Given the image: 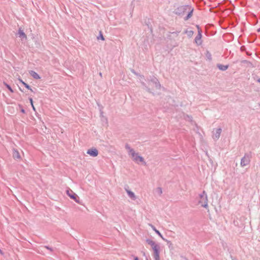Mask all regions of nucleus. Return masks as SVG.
I'll return each instance as SVG.
<instances>
[{
  "label": "nucleus",
  "mask_w": 260,
  "mask_h": 260,
  "mask_svg": "<svg viewBox=\"0 0 260 260\" xmlns=\"http://www.w3.org/2000/svg\"><path fill=\"white\" fill-rule=\"evenodd\" d=\"M193 9L189 5L181 6L178 7L175 10V13L180 16H183L187 14V15L184 18V20H188L192 15Z\"/></svg>",
  "instance_id": "obj_1"
},
{
  "label": "nucleus",
  "mask_w": 260,
  "mask_h": 260,
  "mask_svg": "<svg viewBox=\"0 0 260 260\" xmlns=\"http://www.w3.org/2000/svg\"><path fill=\"white\" fill-rule=\"evenodd\" d=\"M125 149L128 151L129 154L131 155L134 161L138 162H144V159L143 157L139 155L138 153H136L134 150L130 146L126 144L125 146Z\"/></svg>",
  "instance_id": "obj_2"
},
{
  "label": "nucleus",
  "mask_w": 260,
  "mask_h": 260,
  "mask_svg": "<svg viewBox=\"0 0 260 260\" xmlns=\"http://www.w3.org/2000/svg\"><path fill=\"white\" fill-rule=\"evenodd\" d=\"M199 196L200 198L199 204H201L202 207L207 209L208 207V200L206 192L204 190L202 193L199 194Z\"/></svg>",
  "instance_id": "obj_3"
},
{
  "label": "nucleus",
  "mask_w": 260,
  "mask_h": 260,
  "mask_svg": "<svg viewBox=\"0 0 260 260\" xmlns=\"http://www.w3.org/2000/svg\"><path fill=\"white\" fill-rule=\"evenodd\" d=\"M252 154L251 152L245 153L244 156L241 159V166L244 167L248 165L250 162Z\"/></svg>",
  "instance_id": "obj_4"
},
{
  "label": "nucleus",
  "mask_w": 260,
  "mask_h": 260,
  "mask_svg": "<svg viewBox=\"0 0 260 260\" xmlns=\"http://www.w3.org/2000/svg\"><path fill=\"white\" fill-rule=\"evenodd\" d=\"M152 85L155 89H159L160 88V84L158 79L155 77L153 78L149 81V85L151 86Z\"/></svg>",
  "instance_id": "obj_5"
},
{
  "label": "nucleus",
  "mask_w": 260,
  "mask_h": 260,
  "mask_svg": "<svg viewBox=\"0 0 260 260\" xmlns=\"http://www.w3.org/2000/svg\"><path fill=\"white\" fill-rule=\"evenodd\" d=\"M222 129L221 128H218L215 129H214L213 131V136L212 137L213 139L217 140H218L220 136Z\"/></svg>",
  "instance_id": "obj_6"
},
{
  "label": "nucleus",
  "mask_w": 260,
  "mask_h": 260,
  "mask_svg": "<svg viewBox=\"0 0 260 260\" xmlns=\"http://www.w3.org/2000/svg\"><path fill=\"white\" fill-rule=\"evenodd\" d=\"M202 31L199 29L198 34L194 39V42L198 46L201 45L202 44Z\"/></svg>",
  "instance_id": "obj_7"
},
{
  "label": "nucleus",
  "mask_w": 260,
  "mask_h": 260,
  "mask_svg": "<svg viewBox=\"0 0 260 260\" xmlns=\"http://www.w3.org/2000/svg\"><path fill=\"white\" fill-rule=\"evenodd\" d=\"M67 194L72 199H73L75 202H78L77 200L78 198V196L74 193L71 189H68L67 190Z\"/></svg>",
  "instance_id": "obj_8"
},
{
  "label": "nucleus",
  "mask_w": 260,
  "mask_h": 260,
  "mask_svg": "<svg viewBox=\"0 0 260 260\" xmlns=\"http://www.w3.org/2000/svg\"><path fill=\"white\" fill-rule=\"evenodd\" d=\"M87 153L92 157H96L98 155L99 151L96 148H92L87 150Z\"/></svg>",
  "instance_id": "obj_9"
},
{
  "label": "nucleus",
  "mask_w": 260,
  "mask_h": 260,
  "mask_svg": "<svg viewBox=\"0 0 260 260\" xmlns=\"http://www.w3.org/2000/svg\"><path fill=\"white\" fill-rule=\"evenodd\" d=\"M146 241H147V243L151 246L152 249L153 250L155 249V248L156 249L157 248L160 247L159 244H156L154 241H153L150 239H147L146 240Z\"/></svg>",
  "instance_id": "obj_10"
},
{
  "label": "nucleus",
  "mask_w": 260,
  "mask_h": 260,
  "mask_svg": "<svg viewBox=\"0 0 260 260\" xmlns=\"http://www.w3.org/2000/svg\"><path fill=\"white\" fill-rule=\"evenodd\" d=\"M146 241H147V243L151 246L152 249L153 250L155 249V248L156 249L157 248L160 247L159 244H156L154 241H153L150 239H147L146 240Z\"/></svg>",
  "instance_id": "obj_11"
},
{
  "label": "nucleus",
  "mask_w": 260,
  "mask_h": 260,
  "mask_svg": "<svg viewBox=\"0 0 260 260\" xmlns=\"http://www.w3.org/2000/svg\"><path fill=\"white\" fill-rule=\"evenodd\" d=\"M146 241H147V243L151 246L152 249L153 250L155 249V248L156 249L157 248L160 247L159 244H156L154 241H153L150 239H147L146 240Z\"/></svg>",
  "instance_id": "obj_12"
},
{
  "label": "nucleus",
  "mask_w": 260,
  "mask_h": 260,
  "mask_svg": "<svg viewBox=\"0 0 260 260\" xmlns=\"http://www.w3.org/2000/svg\"><path fill=\"white\" fill-rule=\"evenodd\" d=\"M159 250L160 247L157 248L156 249L155 248V249L153 250V256L155 260H159Z\"/></svg>",
  "instance_id": "obj_13"
},
{
  "label": "nucleus",
  "mask_w": 260,
  "mask_h": 260,
  "mask_svg": "<svg viewBox=\"0 0 260 260\" xmlns=\"http://www.w3.org/2000/svg\"><path fill=\"white\" fill-rule=\"evenodd\" d=\"M13 156L15 159H20L21 158L18 151L14 149L13 150Z\"/></svg>",
  "instance_id": "obj_14"
},
{
  "label": "nucleus",
  "mask_w": 260,
  "mask_h": 260,
  "mask_svg": "<svg viewBox=\"0 0 260 260\" xmlns=\"http://www.w3.org/2000/svg\"><path fill=\"white\" fill-rule=\"evenodd\" d=\"M126 191L129 197L131 199H132L133 200H135L136 199V196H135V193L133 191L129 190L128 189H126Z\"/></svg>",
  "instance_id": "obj_15"
},
{
  "label": "nucleus",
  "mask_w": 260,
  "mask_h": 260,
  "mask_svg": "<svg viewBox=\"0 0 260 260\" xmlns=\"http://www.w3.org/2000/svg\"><path fill=\"white\" fill-rule=\"evenodd\" d=\"M29 74L35 79H40V76L39 75V74L34 71H29Z\"/></svg>",
  "instance_id": "obj_16"
},
{
  "label": "nucleus",
  "mask_w": 260,
  "mask_h": 260,
  "mask_svg": "<svg viewBox=\"0 0 260 260\" xmlns=\"http://www.w3.org/2000/svg\"><path fill=\"white\" fill-rule=\"evenodd\" d=\"M217 68L221 71H225L229 68V65H223L221 64H217Z\"/></svg>",
  "instance_id": "obj_17"
},
{
  "label": "nucleus",
  "mask_w": 260,
  "mask_h": 260,
  "mask_svg": "<svg viewBox=\"0 0 260 260\" xmlns=\"http://www.w3.org/2000/svg\"><path fill=\"white\" fill-rule=\"evenodd\" d=\"M17 34L19 36V37L20 38L21 37H22L23 38H26V35L25 34V33L23 32V31L22 30H21L20 28L19 29Z\"/></svg>",
  "instance_id": "obj_18"
},
{
  "label": "nucleus",
  "mask_w": 260,
  "mask_h": 260,
  "mask_svg": "<svg viewBox=\"0 0 260 260\" xmlns=\"http://www.w3.org/2000/svg\"><path fill=\"white\" fill-rule=\"evenodd\" d=\"M184 33L186 34L189 38H191L193 36L194 32L192 30H186Z\"/></svg>",
  "instance_id": "obj_19"
},
{
  "label": "nucleus",
  "mask_w": 260,
  "mask_h": 260,
  "mask_svg": "<svg viewBox=\"0 0 260 260\" xmlns=\"http://www.w3.org/2000/svg\"><path fill=\"white\" fill-rule=\"evenodd\" d=\"M205 55L209 60H212V55L209 51H206Z\"/></svg>",
  "instance_id": "obj_20"
},
{
  "label": "nucleus",
  "mask_w": 260,
  "mask_h": 260,
  "mask_svg": "<svg viewBox=\"0 0 260 260\" xmlns=\"http://www.w3.org/2000/svg\"><path fill=\"white\" fill-rule=\"evenodd\" d=\"M151 226L152 227V229L155 232V233L159 236L162 239H164L163 237H162V235L161 234V233L159 232V231H158L156 229V228L152 225H151Z\"/></svg>",
  "instance_id": "obj_21"
},
{
  "label": "nucleus",
  "mask_w": 260,
  "mask_h": 260,
  "mask_svg": "<svg viewBox=\"0 0 260 260\" xmlns=\"http://www.w3.org/2000/svg\"><path fill=\"white\" fill-rule=\"evenodd\" d=\"M24 85V86L28 89H29L31 91H32V90L31 89V88H30V87L29 86V85H28L27 84H26V83H25L24 82H23L22 80H21L20 81Z\"/></svg>",
  "instance_id": "obj_22"
},
{
  "label": "nucleus",
  "mask_w": 260,
  "mask_h": 260,
  "mask_svg": "<svg viewBox=\"0 0 260 260\" xmlns=\"http://www.w3.org/2000/svg\"><path fill=\"white\" fill-rule=\"evenodd\" d=\"M141 83H142V85L145 87V88L147 91H148L149 92H150V93L152 92L151 89L149 87L146 86V84L144 82H142Z\"/></svg>",
  "instance_id": "obj_23"
},
{
  "label": "nucleus",
  "mask_w": 260,
  "mask_h": 260,
  "mask_svg": "<svg viewBox=\"0 0 260 260\" xmlns=\"http://www.w3.org/2000/svg\"><path fill=\"white\" fill-rule=\"evenodd\" d=\"M97 39H98V40H99V39H101V40H103V41H104V40H105V39H104V36H103V34H102V31H100V35H99V36H98V37H97Z\"/></svg>",
  "instance_id": "obj_24"
},
{
  "label": "nucleus",
  "mask_w": 260,
  "mask_h": 260,
  "mask_svg": "<svg viewBox=\"0 0 260 260\" xmlns=\"http://www.w3.org/2000/svg\"><path fill=\"white\" fill-rule=\"evenodd\" d=\"M5 85L6 86L7 88H8V89H9V90H10L12 93L14 92L13 90L12 89V88L11 87V86H10L9 85L7 84V83H5Z\"/></svg>",
  "instance_id": "obj_25"
},
{
  "label": "nucleus",
  "mask_w": 260,
  "mask_h": 260,
  "mask_svg": "<svg viewBox=\"0 0 260 260\" xmlns=\"http://www.w3.org/2000/svg\"><path fill=\"white\" fill-rule=\"evenodd\" d=\"M157 191L158 192V193L160 195L162 193V192L161 188L158 187L157 188Z\"/></svg>",
  "instance_id": "obj_26"
},
{
  "label": "nucleus",
  "mask_w": 260,
  "mask_h": 260,
  "mask_svg": "<svg viewBox=\"0 0 260 260\" xmlns=\"http://www.w3.org/2000/svg\"><path fill=\"white\" fill-rule=\"evenodd\" d=\"M44 247L46 248V249L49 250L50 251H53L52 248L51 247H49L48 246H45Z\"/></svg>",
  "instance_id": "obj_27"
},
{
  "label": "nucleus",
  "mask_w": 260,
  "mask_h": 260,
  "mask_svg": "<svg viewBox=\"0 0 260 260\" xmlns=\"http://www.w3.org/2000/svg\"><path fill=\"white\" fill-rule=\"evenodd\" d=\"M29 101H30V103L31 105H33V101H32V99L31 98H29Z\"/></svg>",
  "instance_id": "obj_28"
},
{
  "label": "nucleus",
  "mask_w": 260,
  "mask_h": 260,
  "mask_svg": "<svg viewBox=\"0 0 260 260\" xmlns=\"http://www.w3.org/2000/svg\"><path fill=\"white\" fill-rule=\"evenodd\" d=\"M256 82H257L260 83V78H257V79H256Z\"/></svg>",
  "instance_id": "obj_29"
},
{
  "label": "nucleus",
  "mask_w": 260,
  "mask_h": 260,
  "mask_svg": "<svg viewBox=\"0 0 260 260\" xmlns=\"http://www.w3.org/2000/svg\"><path fill=\"white\" fill-rule=\"evenodd\" d=\"M242 63H246V62H247V60H242Z\"/></svg>",
  "instance_id": "obj_30"
},
{
  "label": "nucleus",
  "mask_w": 260,
  "mask_h": 260,
  "mask_svg": "<svg viewBox=\"0 0 260 260\" xmlns=\"http://www.w3.org/2000/svg\"><path fill=\"white\" fill-rule=\"evenodd\" d=\"M134 260H139V258H138V257L135 256V257H134Z\"/></svg>",
  "instance_id": "obj_31"
},
{
  "label": "nucleus",
  "mask_w": 260,
  "mask_h": 260,
  "mask_svg": "<svg viewBox=\"0 0 260 260\" xmlns=\"http://www.w3.org/2000/svg\"><path fill=\"white\" fill-rule=\"evenodd\" d=\"M31 106H32V107L33 110H34V111H35L36 110H35V108L34 106V105H31Z\"/></svg>",
  "instance_id": "obj_32"
},
{
  "label": "nucleus",
  "mask_w": 260,
  "mask_h": 260,
  "mask_svg": "<svg viewBox=\"0 0 260 260\" xmlns=\"http://www.w3.org/2000/svg\"><path fill=\"white\" fill-rule=\"evenodd\" d=\"M133 73H134L135 75H138V74H137V73H136V72H135L134 71H133Z\"/></svg>",
  "instance_id": "obj_33"
},
{
  "label": "nucleus",
  "mask_w": 260,
  "mask_h": 260,
  "mask_svg": "<svg viewBox=\"0 0 260 260\" xmlns=\"http://www.w3.org/2000/svg\"><path fill=\"white\" fill-rule=\"evenodd\" d=\"M140 77L141 78H143V79H144V76H143V75H142V76H141V75H140Z\"/></svg>",
  "instance_id": "obj_34"
},
{
  "label": "nucleus",
  "mask_w": 260,
  "mask_h": 260,
  "mask_svg": "<svg viewBox=\"0 0 260 260\" xmlns=\"http://www.w3.org/2000/svg\"><path fill=\"white\" fill-rule=\"evenodd\" d=\"M24 112H25V111H24V109H22V110H21V112H22V113H24Z\"/></svg>",
  "instance_id": "obj_35"
},
{
  "label": "nucleus",
  "mask_w": 260,
  "mask_h": 260,
  "mask_svg": "<svg viewBox=\"0 0 260 260\" xmlns=\"http://www.w3.org/2000/svg\"><path fill=\"white\" fill-rule=\"evenodd\" d=\"M257 31H258V32H259V31H260V28L257 30Z\"/></svg>",
  "instance_id": "obj_36"
},
{
  "label": "nucleus",
  "mask_w": 260,
  "mask_h": 260,
  "mask_svg": "<svg viewBox=\"0 0 260 260\" xmlns=\"http://www.w3.org/2000/svg\"><path fill=\"white\" fill-rule=\"evenodd\" d=\"M143 255H144V256H146V255H145V252H144V253H143Z\"/></svg>",
  "instance_id": "obj_37"
},
{
  "label": "nucleus",
  "mask_w": 260,
  "mask_h": 260,
  "mask_svg": "<svg viewBox=\"0 0 260 260\" xmlns=\"http://www.w3.org/2000/svg\"><path fill=\"white\" fill-rule=\"evenodd\" d=\"M180 32V31H177L176 32V34H179Z\"/></svg>",
  "instance_id": "obj_38"
},
{
  "label": "nucleus",
  "mask_w": 260,
  "mask_h": 260,
  "mask_svg": "<svg viewBox=\"0 0 260 260\" xmlns=\"http://www.w3.org/2000/svg\"><path fill=\"white\" fill-rule=\"evenodd\" d=\"M180 32V31H177L176 32V34H179Z\"/></svg>",
  "instance_id": "obj_39"
},
{
  "label": "nucleus",
  "mask_w": 260,
  "mask_h": 260,
  "mask_svg": "<svg viewBox=\"0 0 260 260\" xmlns=\"http://www.w3.org/2000/svg\"><path fill=\"white\" fill-rule=\"evenodd\" d=\"M146 260H148V259L146 258Z\"/></svg>",
  "instance_id": "obj_40"
}]
</instances>
